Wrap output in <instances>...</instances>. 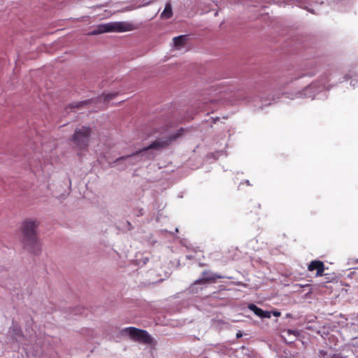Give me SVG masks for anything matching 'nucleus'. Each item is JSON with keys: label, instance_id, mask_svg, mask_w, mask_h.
<instances>
[{"label": "nucleus", "instance_id": "obj_5", "mask_svg": "<svg viewBox=\"0 0 358 358\" xmlns=\"http://www.w3.org/2000/svg\"><path fill=\"white\" fill-rule=\"evenodd\" d=\"M91 133L90 127L83 126L77 128L72 136L71 141L80 150L85 149L88 146Z\"/></svg>", "mask_w": 358, "mask_h": 358}, {"label": "nucleus", "instance_id": "obj_25", "mask_svg": "<svg viewBox=\"0 0 358 358\" xmlns=\"http://www.w3.org/2000/svg\"><path fill=\"white\" fill-rule=\"evenodd\" d=\"M142 210H141L140 212H138V216H139L140 215H142L143 213H141Z\"/></svg>", "mask_w": 358, "mask_h": 358}, {"label": "nucleus", "instance_id": "obj_17", "mask_svg": "<svg viewBox=\"0 0 358 358\" xmlns=\"http://www.w3.org/2000/svg\"><path fill=\"white\" fill-rule=\"evenodd\" d=\"M261 318H269L271 317V313L268 311H264L263 310V313L259 316Z\"/></svg>", "mask_w": 358, "mask_h": 358}, {"label": "nucleus", "instance_id": "obj_19", "mask_svg": "<svg viewBox=\"0 0 358 358\" xmlns=\"http://www.w3.org/2000/svg\"><path fill=\"white\" fill-rule=\"evenodd\" d=\"M306 1H307V0H303V2H302V1H300V2L301 3V5L300 6L303 7L304 8L307 9L308 11H310V12H311V13H315V12H314V10H310V9L308 8L306 6H303V4L305 2H306Z\"/></svg>", "mask_w": 358, "mask_h": 358}, {"label": "nucleus", "instance_id": "obj_27", "mask_svg": "<svg viewBox=\"0 0 358 358\" xmlns=\"http://www.w3.org/2000/svg\"><path fill=\"white\" fill-rule=\"evenodd\" d=\"M245 182H246V183H247V185H250V184L249 180H246V181H245Z\"/></svg>", "mask_w": 358, "mask_h": 358}, {"label": "nucleus", "instance_id": "obj_16", "mask_svg": "<svg viewBox=\"0 0 358 358\" xmlns=\"http://www.w3.org/2000/svg\"><path fill=\"white\" fill-rule=\"evenodd\" d=\"M284 334H287V335H294L295 337H296L298 335H299V333L298 331H294V330H291V329H288L287 331H284Z\"/></svg>", "mask_w": 358, "mask_h": 358}, {"label": "nucleus", "instance_id": "obj_2", "mask_svg": "<svg viewBox=\"0 0 358 358\" xmlns=\"http://www.w3.org/2000/svg\"><path fill=\"white\" fill-rule=\"evenodd\" d=\"M38 223L33 220H24L21 226L22 241L24 247L30 252L38 254L41 251V245L36 236Z\"/></svg>", "mask_w": 358, "mask_h": 358}, {"label": "nucleus", "instance_id": "obj_24", "mask_svg": "<svg viewBox=\"0 0 358 358\" xmlns=\"http://www.w3.org/2000/svg\"><path fill=\"white\" fill-rule=\"evenodd\" d=\"M355 81V80H352L351 81V85H352L353 87H355V83H354Z\"/></svg>", "mask_w": 358, "mask_h": 358}, {"label": "nucleus", "instance_id": "obj_10", "mask_svg": "<svg viewBox=\"0 0 358 358\" xmlns=\"http://www.w3.org/2000/svg\"><path fill=\"white\" fill-rule=\"evenodd\" d=\"M172 6L170 2H166L165 4L164 9L161 14V17L162 19H169L172 17Z\"/></svg>", "mask_w": 358, "mask_h": 358}, {"label": "nucleus", "instance_id": "obj_30", "mask_svg": "<svg viewBox=\"0 0 358 358\" xmlns=\"http://www.w3.org/2000/svg\"><path fill=\"white\" fill-rule=\"evenodd\" d=\"M219 85H213V87H218Z\"/></svg>", "mask_w": 358, "mask_h": 358}, {"label": "nucleus", "instance_id": "obj_15", "mask_svg": "<svg viewBox=\"0 0 358 358\" xmlns=\"http://www.w3.org/2000/svg\"><path fill=\"white\" fill-rule=\"evenodd\" d=\"M91 102H92V100H85V101L77 103L75 106H73V107L80 108L83 105H86V104H88V103H91Z\"/></svg>", "mask_w": 358, "mask_h": 358}, {"label": "nucleus", "instance_id": "obj_28", "mask_svg": "<svg viewBox=\"0 0 358 358\" xmlns=\"http://www.w3.org/2000/svg\"><path fill=\"white\" fill-rule=\"evenodd\" d=\"M190 288H191L192 291H193L194 290V285H192Z\"/></svg>", "mask_w": 358, "mask_h": 358}, {"label": "nucleus", "instance_id": "obj_1", "mask_svg": "<svg viewBox=\"0 0 358 358\" xmlns=\"http://www.w3.org/2000/svg\"><path fill=\"white\" fill-rule=\"evenodd\" d=\"M182 131L183 129L181 128L178 129L174 134L170 135L169 136H162L159 138L148 146L143 148L133 155L123 156L117 158L115 160V162L120 163L121 162H126L128 164H134L141 160L152 159L155 156L154 153H152V150H159L166 147L173 141L177 139L179 136H180Z\"/></svg>", "mask_w": 358, "mask_h": 358}, {"label": "nucleus", "instance_id": "obj_6", "mask_svg": "<svg viewBox=\"0 0 358 358\" xmlns=\"http://www.w3.org/2000/svg\"><path fill=\"white\" fill-rule=\"evenodd\" d=\"M326 88V83L322 82V84L317 85L316 83L310 84L305 87L303 90L298 92L295 94V98L310 97L314 99L315 92H321Z\"/></svg>", "mask_w": 358, "mask_h": 358}, {"label": "nucleus", "instance_id": "obj_22", "mask_svg": "<svg viewBox=\"0 0 358 358\" xmlns=\"http://www.w3.org/2000/svg\"><path fill=\"white\" fill-rule=\"evenodd\" d=\"M243 336V334H242V332L241 331H239L238 332H237L236 334V338H241Z\"/></svg>", "mask_w": 358, "mask_h": 358}, {"label": "nucleus", "instance_id": "obj_11", "mask_svg": "<svg viewBox=\"0 0 358 358\" xmlns=\"http://www.w3.org/2000/svg\"><path fill=\"white\" fill-rule=\"evenodd\" d=\"M10 332H11L16 337L22 336V332L20 328L15 324L13 323L10 327ZM17 339V338H15Z\"/></svg>", "mask_w": 358, "mask_h": 358}, {"label": "nucleus", "instance_id": "obj_3", "mask_svg": "<svg viewBox=\"0 0 358 358\" xmlns=\"http://www.w3.org/2000/svg\"><path fill=\"white\" fill-rule=\"evenodd\" d=\"M134 29L132 23L128 22H112L99 24L89 33L90 35H98L106 32H125Z\"/></svg>", "mask_w": 358, "mask_h": 358}, {"label": "nucleus", "instance_id": "obj_31", "mask_svg": "<svg viewBox=\"0 0 358 358\" xmlns=\"http://www.w3.org/2000/svg\"><path fill=\"white\" fill-rule=\"evenodd\" d=\"M357 261H358V259H357Z\"/></svg>", "mask_w": 358, "mask_h": 358}, {"label": "nucleus", "instance_id": "obj_4", "mask_svg": "<svg viewBox=\"0 0 358 358\" xmlns=\"http://www.w3.org/2000/svg\"><path fill=\"white\" fill-rule=\"evenodd\" d=\"M122 334L129 336L134 341L144 344H150L152 341V338L147 331L134 327H129L123 329L122 330Z\"/></svg>", "mask_w": 358, "mask_h": 358}, {"label": "nucleus", "instance_id": "obj_18", "mask_svg": "<svg viewBox=\"0 0 358 358\" xmlns=\"http://www.w3.org/2000/svg\"><path fill=\"white\" fill-rule=\"evenodd\" d=\"M306 76V74H302V73H297L296 76H293L291 78L289 82H291L293 80H296V79H298V78H300L303 76Z\"/></svg>", "mask_w": 358, "mask_h": 358}, {"label": "nucleus", "instance_id": "obj_14", "mask_svg": "<svg viewBox=\"0 0 358 358\" xmlns=\"http://www.w3.org/2000/svg\"><path fill=\"white\" fill-rule=\"evenodd\" d=\"M115 95H116V94H115V93L107 94L106 95L100 96L99 99H103V102L106 103V102L110 101L112 99H113V97H115Z\"/></svg>", "mask_w": 358, "mask_h": 358}, {"label": "nucleus", "instance_id": "obj_20", "mask_svg": "<svg viewBox=\"0 0 358 358\" xmlns=\"http://www.w3.org/2000/svg\"><path fill=\"white\" fill-rule=\"evenodd\" d=\"M331 358H346L345 357L341 356L340 354H334Z\"/></svg>", "mask_w": 358, "mask_h": 358}, {"label": "nucleus", "instance_id": "obj_9", "mask_svg": "<svg viewBox=\"0 0 358 358\" xmlns=\"http://www.w3.org/2000/svg\"><path fill=\"white\" fill-rule=\"evenodd\" d=\"M188 39L187 35H180L173 38V43L174 47L180 50L185 46L187 41Z\"/></svg>", "mask_w": 358, "mask_h": 358}, {"label": "nucleus", "instance_id": "obj_21", "mask_svg": "<svg viewBox=\"0 0 358 358\" xmlns=\"http://www.w3.org/2000/svg\"><path fill=\"white\" fill-rule=\"evenodd\" d=\"M154 1H155V0L150 1H148V2H145V3H143L142 4V6H148V5H150L152 2H153Z\"/></svg>", "mask_w": 358, "mask_h": 358}, {"label": "nucleus", "instance_id": "obj_23", "mask_svg": "<svg viewBox=\"0 0 358 358\" xmlns=\"http://www.w3.org/2000/svg\"><path fill=\"white\" fill-rule=\"evenodd\" d=\"M273 313V315L276 316V317H278L280 315V313L278 311H274Z\"/></svg>", "mask_w": 358, "mask_h": 358}, {"label": "nucleus", "instance_id": "obj_26", "mask_svg": "<svg viewBox=\"0 0 358 358\" xmlns=\"http://www.w3.org/2000/svg\"><path fill=\"white\" fill-rule=\"evenodd\" d=\"M320 354H323V355H325V354H326V352H324V351H320Z\"/></svg>", "mask_w": 358, "mask_h": 358}, {"label": "nucleus", "instance_id": "obj_7", "mask_svg": "<svg viewBox=\"0 0 358 358\" xmlns=\"http://www.w3.org/2000/svg\"><path fill=\"white\" fill-rule=\"evenodd\" d=\"M224 276L220 275L216 273H213L210 271H205L202 273V278L196 280L194 285L199 284L203 285L206 282H214L217 279L224 278Z\"/></svg>", "mask_w": 358, "mask_h": 358}, {"label": "nucleus", "instance_id": "obj_13", "mask_svg": "<svg viewBox=\"0 0 358 358\" xmlns=\"http://www.w3.org/2000/svg\"><path fill=\"white\" fill-rule=\"evenodd\" d=\"M259 97H255V98H254V99L252 100V101L254 102V106H255V107H257V108H260V109H263L264 106H268V105H271V102H267V100H263V99H261V100H260V101H262V106H259V105L257 104V101L259 100Z\"/></svg>", "mask_w": 358, "mask_h": 358}, {"label": "nucleus", "instance_id": "obj_8", "mask_svg": "<svg viewBox=\"0 0 358 358\" xmlns=\"http://www.w3.org/2000/svg\"><path fill=\"white\" fill-rule=\"evenodd\" d=\"M308 269L310 271L316 270L315 276H322L323 275V273L324 271V264L320 260H314L309 264Z\"/></svg>", "mask_w": 358, "mask_h": 358}, {"label": "nucleus", "instance_id": "obj_29", "mask_svg": "<svg viewBox=\"0 0 358 358\" xmlns=\"http://www.w3.org/2000/svg\"><path fill=\"white\" fill-rule=\"evenodd\" d=\"M215 90H216V91H217V90H218V92H222V90H217V89H216Z\"/></svg>", "mask_w": 358, "mask_h": 358}, {"label": "nucleus", "instance_id": "obj_12", "mask_svg": "<svg viewBox=\"0 0 358 358\" xmlns=\"http://www.w3.org/2000/svg\"><path fill=\"white\" fill-rule=\"evenodd\" d=\"M248 308L252 310L256 315L259 317L261 314L263 313V310L257 307L256 305L253 303H250L248 305Z\"/></svg>", "mask_w": 358, "mask_h": 358}]
</instances>
